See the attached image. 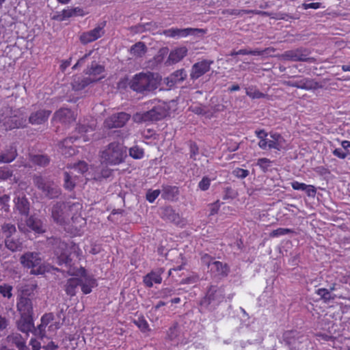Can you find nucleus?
<instances>
[{
  "label": "nucleus",
  "instance_id": "6e6d98bb",
  "mask_svg": "<svg viewBox=\"0 0 350 350\" xmlns=\"http://www.w3.org/2000/svg\"><path fill=\"white\" fill-rule=\"evenodd\" d=\"M306 184L303 183H299L298 181H293L291 183V186L295 190H301L304 191L306 189Z\"/></svg>",
  "mask_w": 350,
  "mask_h": 350
},
{
  "label": "nucleus",
  "instance_id": "a878e982",
  "mask_svg": "<svg viewBox=\"0 0 350 350\" xmlns=\"http://www.w3.org/2000/svg\"><path fill=\"white\" fill-rule=\"evenodd\" d=\"M284 57L285 59L291 61H307L308 60V53L306 50L296 49L286 51Z\"/></svg>",
  "mask_w": 350,
  "mask_h": 350
},
{
  "label": "nucleus",
  "instance_id": "8fccbe9b",
  "mask_svg": "<svg viewBox=\"0 0 350 350\" xmlns=\"http://www.w3.org/2000/svg\"><path fill=\"white\" fill-rule=\"evenodd\" d=\"M317 294L324 299H329L332 297L329 290L326 288H319Z\"/></svg>",
  "mask_w": 350,
  "mask_h": 350
},
{
  "label": "nucleus",
  "instance_id": "b1692460",
  "mask_svg": "<svg viewBox=\"0 0 350 350\" xmlns=\"http://www.w3.org/2000/svg\"><path fill=\"white\" fill-rule=\"evenodd\" d=\"M163 271V269H159L155 271H151L144 277V283L148 287H152L154 284H161L162 282L161 275Z\"/></svg>",
  "mask_w": 350,
  "mask_h": 350
},
{
  "label": "nucleus",
  "instance_id": "7ed1b4c3",
  "mask_svg": "<svg viewBox=\"0 0 350 350\" xmlns=\"http://www.w3.org/2000/svg\"><path fill=\"white\" fill-rule=\"evenodd\" d=\"M93 128L92 126L86 127L84 124L80 125L75 133L69 138L65 139L60 144L59 149L62 154L66 157H70L75 154V149L72 144L74 142L80 144V142H87L92 136Z\"/></svg>",
  "mask_w": 350,
  "mask_h": 350
},
{
  "label": "nucleus",
  "instance_id": "6ab92c4d",
  "mask_svg": "<svg viewBox=\"0 0 350 350\" xmlns=\"http://www.w3.org/2000/svg\"><path fill=\"white\" fill-rule=\"evenodd\" d=\"M66 206L64 204H57L53 207L52 217L53 220L60 224H64L68 219V214L66 213Z\"/></svg>",
  "mask_w": 350,
  "mask_h": 350
},
{
  "label": "nucleus",
  "instance_id": "7c9ffc66",
  "mask_svg": "<svg viewBox=\"0 0 350 350\" xmlns=\"http://www.w3.org/2000/svg\"><path fill=\"white\" fill-rule=\"evenodd\" d=\"M246 94L252 99L262 98L267 96L266 94L260 92L255 86H249L245 88Z\"/></svg>",
  "mask_w": 350,
  "mask_h": 350
},
{
  "label": "nucleus",
  "instance_id": "de8ad7c7",
  "mask_svg": "<svg viewBox=\"0 0 350 350\" xmlns=\"http://www.w3.org/2000/svg\"><path fill=\"white\" fill-rule=\"evenodd\" d=\"M159 194L160 191L159 189L149 191L146 194V199L149 202L152 203L158 198Z\"/></svg>",
  "mask_w": 350,
  "mask_h": 350
},
{
  "label": "nucleus",
  "instance_id": "864d4df0",
  "mask_svg": "<svg viewBox=\"0 0 350 350\" xmlns=\"http://www.w3.org/2000/svg\"><path fill=\"white\" fill-rule=\"evenodd\" d=\"M217 293V289L215 287H211L207 292L206 299L211 303L212 301L215 299V294Z\"/></svg>",
  "mask_w": 350,
  "mask_h": 350
},
{
  "label": "nucleus",
  "instance_id": "2eb2a0df",
  "mask_svg": "<svg viewBox=\"0 0 350 350\" xmlns=\"http://www.w3.org/2000/svg\"><path fill=\"white\" fill-rule=\"evenodd\" d=\"M152 107L148 111L152 120H160L167 114L168 105L165 102H151Z\"/></svg>",
  "mask_w": 350,
  "mask_h": 350
},
{
  "label": "nucleus",
  "instance_id": "603ef678",
  "mask_svg": "<svg viewBox=\"0 0 350 350\" xmlns=\"http://www.w3.org/2000/svg\"><path fill=\"white\" fill-rule=\"evenodd\" d=\"M12 176V172L7 167L0 168V178L5 180Z\"/></svg>",
  "mask_w": 350,
  "mask_h": 350
},
{
  "label": "nucleus",
  "instance_id": "20e7f679",
  "mask_svg": "<svg viewBox=\"0 0 350 350\" xmlns=\"http://www.w3.org/2000/svg\"><path fill=\"white\" fill-rule=\"evenodd\" d=\"M85 74L87 75L86 77L76 76L74 78L72 83L74 90H81L91 83L99 81L105 76L104 67L96 63H92L90 67L86 70Z\"/></svg>",
  "mask_w": 350,
  "mask_h": 350
},
{
  "label": "nucleus",
  "instance_id": "72a5a7b5",
  "mask_svg": "<svg viewBox=\"0 0 350 350\" xmlns=\"http://www.w3.org/2000/svg\"><path fill=\"white\" fill-rule=\"evenodd\" d=\"M133 322L142 332H147L149 330L148 323L144 317H138Z\"/></svg>",
  "mask_w": 350,
  "mask_h": 350
},
{
  "label": "nucleus",
  "instance_id": "6e6552de",
  "mask_svg": "<svg viewBox=\"0 0 350 350\" xmlns=\"http://www.w3.org/2000/svg\"><path fill=\"white\" fill-rule=\"evenodd\" d=\"M60 325L59 319L52 313L45 314L41 318V323L34 329L33 334L41 339L44 337L51 338L56 334Z\"/></svg>",
  "mask_w": 350,
  "mask_h": 350
},
{
  "label": "nucleus",
  "instance_id": "aec40b11",
  "mask_svg": "<svg viewBox=\"0 0 350 350\" xmlns=\"http://www.w3.org/2000/svg\"><path fill=\"white\" fill-rule=\"evenodd\" d=\"M104 34V30L102 27H96L94 29L84 32L80 36V40L83 44H87L95 41Z\"/></svg>",
  "mask_w": 350,
  "mask_h": 350
},
{
  "label": "nucleus",
  "instance_id": "09e8293b",
  "mask_svg": "<svg viewBox=\"0 0 350 350\" xmlns=\"http://www.w3.org/2000/svg\"><path fill=\"white\" fill-rule=\"evenodd\" d=\"M332 154L340 159H345L347 157V151L342 150V148H337L332 150Z\"/></svg>",
  "mask_w": 350,
  "mask_h": 350
},
{
  "label": "nucleus",
  "instance_id": "e433bc0d",
  "mask_svg": "<svg viewBox=\"0 0 350 350\" xmlns=\"http://www.w3.org/2000/svg\"><path fill=\"white\" fill-rule=\"evenodd\" d=\"M257 165L263 171L266 172L271 166V161L267 158H261L258 159Z\"/></svg>",
  "mask_w": 350,
  "mask_h": 350
},
{
  "label": "nucleus",
  "instance_id": "3c124183",
  "mask_svg": "<svg viewBox=\"0 0 350 350\" xmlns=\"http://www.w3.org/2000/svg\"><path fill=\"white\" fill-rule=\"evenodd\" d=\"M8 338L12 340V341L16 345L17 348L19 347L18 345L20 343H22V344H25V340L23 339L21 336L19 335V334H13L12 336H8Z\"/></svg>",
  "mask_w": 350,
  "mask_h": 350
},
{
  "label": "nucleus",
  "instance_id": "4be33fe9",
  "mask_svg": "<svg viewBox=\"0 0 350 350\" xmlns=\"http://www.w3.org/2000/svg\"><path fill=\"white\" fill-rule=\"evenodd\" d=\"M51 111L45 109H39L32 112L29 117V122L32 124H41L45 122Z\"/></svg>",
  "mask_w": 350,
  "mask_h": 350
},
{
  "label": "nucleus",
  "instance_id": "f257e3e1",
  "mask_svg": "<svg viewBox=\"0 0 350 350\" xmlns=\"http://www.w3.org/2000/svg\"><path fill=\"white\" fill-rule=\"evenodd\" d=\"M68 249L66 244L60 243L59 248L55 251L57 262L59 265H64L70 275L79 277L81 291L83 294H89L96 286V280L92 275L88 274L82 267H77L71 265L72 258L68 255Z\"/></svg>",
  "mask_w": 350,
  "mask_h": 350
},
{
  "label": "nucleus",
  "instance_id": "5701e85b",
  "mask_svg": "<svg viewBox=\"0 0 350 350\" xmlns=\"http://www.w3.org/2000/svg\"><path fill=\"white\" fill-rule=\"evenodd\" d=\"M16 209L21 214L27 215L29 211V204L23 193L16 194L14 200Z\"/></svg>",
  "mask_w": 350,
  "mask_h": 350
},
{
  "label": "nucleus",
  "instance_id": "2f4dec72",
  "mask_svg": "<svg viewBox=\"0 0 350 350\" xmlns=\"http://www.w3.org/2000/svg\"><path fill=\"white\" fill-rule=\"evenodd\" d=\"M30 162L29 165V167H32L33 165H38L39 166H45L46 164L49 163V159L44 155H33L31 156L30 158Z\"/></svg>",
  "mask_w": 350,
  "mask_h": 350
},
{
  "label": "nucleus",
  "instance_id": "680f3d73",
  "mask_svg": "<svg viewBox=\"0 0 350 350\" xmlns=\"http://www.w3.org/2000/svg\"><path fill=\"white\" fill-rule=\"evenodd\" d=\"M198 281V277L195 275H192L186 279L183 280L181 282L182 284H193Z\"/></svg>",
  "mask_w": 350,
  "mask_h": 350
},
{
  "label": "nucleus",
  "instance_id": "4468645a",
  "mask_svg": "<svg viewBox=\"0 0 350 350\" xmlns=\"http://www.w3.org/2000/svg\"><path fill=\"white\" fill-rule=\"evenodd\" d=\"M198 33H204V31L201 29L196 28H170L164 30L161 34H163L166 37L172 38L175 39H179L181 38L187 37L189 35H196Z\"/></svg>",
  "mask_w": 350,
  "mask_h": 350
},
{
  "label": "nucleus",
  "instance_id": "4c0bfd02",
  "mask_svg": "<svg viewBox=\"0 0 350 350\" xmlns=\"http://www.w3.org/2000/svg\"><path fill=\"white\" fill-rule=\"evenodd\" d=\"M12 286L7 284L0 285V293L7 298H10L12 296Z\"/></svg>",
  "mask_w": 350,
  "mask_h": 350
},
{
  "label": "nucleus",
  "instance_id": "774afa93",
  "mask_svg": "<svg viewBox=\"0 0 350 350\" xmlns=\"http://www.w3.org/2000/svg\"><path fill=\"white\" fill-rule=\"evenodd\" d=\"M57 345L55 344L53 342H49L46 346H44V349L45 350H55L57 349Z\"/></svg>",
  "mask_w": 350,
  "mask_h": 350
},
{
  "label": "nucleus",
  "instance_id": "49530a36",
  "mask_svg": "<svg viewBox=\"0 0 350 350\" xmlns=\"http://www.w3.org/2000/svg\"><path fill=\"white\" fill-rule=\"evenodd\" d=\"M167 53H168V49L167 48L164 47V48L161 49L159 51L158 54L154 57L155 61L157 63H161V62L163 61V59H164L165 55L167 54Z\"/></svg>",
  "mask_w": 350,
  "mask_h": 350
},
{
  "label": "nucleus",
  "instance_id": "c756f323",
  "mask_svg": "<svg viewBox=\"0 0 350 350\" xmlns=\"http://www.w3.org/2000/svg\"><path fill=\"white\" fill-rule=\"evenodd\" d=\"M146 51V45L143 42H137L134 44L130 50V53L132 55L139 57L145 54Z\"/></svg>",
  "mask_w": 350,
  "mask_h": 350
},
{
  "label": "nucleus",
  "instance_id": "412c9836",
  "mask_svg": "<svg viewBox=\"0 0 350 350\" xmlns=\"http://www.w3.org/2000/svg\"><path fill=\"white\" fill-rule=\"evenodd\" d=\"M53 120L64 124H69L75 120V115L68 109H61L55 113Z\"/></svg>",
  "mask_w": 350,
  "mask_h": 350
},
{
  "label": "nucleus",
  "instance_id": "c85d7f7f",
  "mask_svg": "<svg viewBox=\"0 0 350 350\" xmlns=\"http://www.w3.org/2000/svg\"><path fill=\"white\" fill-rule=\"evenodd\" d=\"M16 156V148L11 146L5 152L0 153V162L1 163H10Z\"/></svg>",
  "mask_w": 350,
  "mask_h": 350
},
{
  "label": "nucleus",
  "instance_id": "0e129e2a",
  "mask_svg": "<svg viewBox=\"0 0 350 350\" xmlns=\"http://www.w3.org/2000/svg\"><path fill=\"white\" fill-rule=\"evenodd\" d=\"M342 148L347 151V154L350 153V141L343 140L340 142Z\"/></svg>",
  "mask_w": 350,
  "mask_h": 350
},
{
  "label": "nucleus",
  "instance_id": "473e14b6",
  "mask_svg": "<svg viewBox=\"0 0 350 350\" xmlns=\"http://www.w3.org/2000/svg\"><path fill=\"white\" fill-rule=\"evenodd\" d=\"M5 242L6 247L13 252L20 250L21 249V243L14 238L8 237Z\"/></svg>",
  "mask_w": 350,
  "mask_h": 350
},
{
  "label": "nucleus",
  "instance_id": "bf43d9fd",
  "mask_svg": "<svg viewBox=\"0 0 350 350\" xmlns=\"http://www.w3.org/2000/svg\"><path fill=\"white\" fill-rule=\"evenodd\" d=\"M304 191H306L309 196H314L316 193V189L312 185H306Z\"/></svg>",
  "mask_w": 350,
  "mask_h": 350
},
{
  "label": "nucleus",
  "instance_id": "9d476101",
  "mask_svg": "<svg viewBox=\"0 0 350 350\" xmlns=\"http://www.w3.org/2000/svg\"><path fill=\"white\" fill-rule=\"evenodd\" d=\"M88 170V165L84 161H80L77 164H75L71 167V171L69 172H65L64 175V185L67 189H72L77 184L76 178L77 175L75 172L83 174Z\"/></svg>",
  "mask_w": 350,
  "mask_h": 350
},
{
  "label": "nucleus",
  "instance_id": "0eeeda50",
  "mask_svg": "<svg viewBox=\"0 0 350 350\" xmlns=\"http://www.w3.org/2000/svg\"><path fill=\"white\" fill-rule=\"evenodd\" d=\"M159 80L157 76L151 72H140L135 75L129 82L132 90L142 92L152 91L157 88Z\"/></svg>",
  "mask_w": 350,
  "mask_h": 350
},
{
  "label": "nucleus",
  "instance_id": "ddd939ff",
  "mask_svg": "<svg viewBox=\"0 0 350 350\" xmlns=\"http://www.w3.org/2000/svg\"><path fill=\"white\" fill-rule=\"evenodd\" d=\"M34 183L43 191L44 194L50 198L57 197L60 193V189L57 186L49 181H45L41 177H36Z\"/></svg>",
  "mask_w": 350,
  "mask_h": 350
},
{
  "label": "nucleus",
  "instance_id": "052dcab7",
  "mask_svg": "<svg viewBox=\"0 0 350 350\" xmlns=\"http://www.w3.org/2000/svg\"><path fill=\"white\" fill-rule=\"evenodd\" d=\"M30 345H31L33 350H40L41 348L40 342L36 339H31Z\"/></svg>",
  "mask_w": 350,
  "mask_h": 350
},
{
  "label": "nucleus",
  "instance_id": "f3484780",
  "mask_svg": "<svg viewBox=\"0 0 350 350\" xmlns=\"http://www.w3.org/2000/svg\"><path fill=\"white\" fill-rule=\"evenodd\" d=\"M188 53L186 46H179L173 49L169 53L168 57L165 62L166 65H172L180 62Z\"/></svg>",
  "mask_w": 350,
  "mask_h": 350
},
{
  "label": "nucleus",
  "instance_id": "a19ab883",
  "mask_svg": "<svg viewBox=\"0 0 350 350\" xmlns=\"http://www.w3.org/2000/svg\"><path fill=\"white\" fill-rule=\"evenodd\" d=\"M2 230L6 235V238H8L16 232V227L13 224H6L3 226Z\"/></svg>",
  "mask_w": 350,
  "mask_h": 350
},
{
  "label": "nucleus",
  "instance_id": "37998d69",
  "mask_svg": "<svg viewBox=\"0 0 350 350\" xmlns=\"http://www.w3.org/2000/svg\"><path fill=\"white\" fill-rule=\"evenodd\" d=\"M211 181V179L208 177H203L198 184L199 189L202 191H206L209 188Z\"/></svg>",
  "mask_w": 350,
  "mask_h": 350
},
{
  "label": "nucleus",
  "instance_id": "423d86ee",
  "mask_svg": "<svg viewBox=\"0 0 350 350\" xmlns=\"http://www.w3.org/2000/svg\"><path fill=\"white\" fill-rule=\"evenodd\" d=\"M102 161L111 165H119L124 161L126 157V148L121 143L111 142L100 154Z\"/></svg>",
  "mask_w": 350,
  "mask_h": 350
},
{
  "label": "nucleus",
  "instance_id": "58836bf2",
  "mask_svg": "<svg viewBox=\"0 0 350 350\" xmlns=\"http://www.w3.org/2000/svg\"><path fill=\"white\" fill-rule=\"evenodd\" d=\"M73 16V11L72 8H68L66 9L63 10L61 13H59L57 18L59 21H64L67 18H69L70 17Z\"/></svg>",
  "mask_w": 350,
  "mask_h": 350
},
{
  "label": "nucleus",
  "instance_id": "5fc2aeb1",
  "mask_svg": "<svg viewBox=\"0 0 350 350\" xmlns=\"http://www.w3.org/2000/svg\"><path fill=\"white\" fill-rule=\"evenodd\" d=\"M260 52L258 51H247L246 49H241L239 51L232 53V55H260Z\"/></svg>",
  "mask_w": 350,
  "mask_h": 350
},
{
  "label": "nucleus",
  "instance_id": "e2e57ef3",
  "mask_svg": "<svg viewBox=\"0 0 350 350\" xmlns=\"http://www.w3.org/2000/svg\"><path fill=\"white\" fill-rule=\"evenodd\" d=\"M269 145V138L261 139L258 142V146L262 149H267Z\"/></svg>",
  "mask_w": 350,
  "mask_h": 350
},
{
  "label": "nucleus",
  "instance_id": "f8f14e48",
  "mask_svg": "<svg viewBox=\"0 0 350 350\" xmlns=\"http://www.w3.org/2000/svg\"><path fill=\"white\" fill-rule=\"evenodd\" d=\"M18 227L20 231L24 233L33 231L36 233L40 234L44 232L41 221L33 217H30L25 221L21 220L18 222Z\"/></svg>",
  "mask_w": 350,
  "mask_h": 350
},
{
  "label": "nucleus",
  "instance_id": "79ce46f5",
  "mask_svg": "<svg viewBox=\"0 0 350 350\" xmlns=\"http://www.w3.org/2000/svg\"><path fill=\"white\" fill-rule=\"evenodd\" d=\"M232 174L237 178H244L249 175V171L241 168H235L232 171Z\"/></svg>",
  "mask_w": 350,
  "mask_h": 350
},
{
  "label": "nucleus",
  "instance_id": "bb28decb",
  "mask_svg": "<svg viewBox=\"0 0 350 350\" xmlns=\"http://www.w3.org/2000/svg\"><path fill=\"white\" fill-rule=\"evenodd\" d=\"M79 286H80L79 277L73 276L67 280L65 285V291L68 295L75 296Z\"/></svg>",
  "mask_w": 350,
  "mask_h": 350
},
{
  "label": "nucleus",
  "instance_id": "1a4fd4ad",
  "mask_svg": "<svg viewBox=\"0 0 350 350\" xmlns=\"http://www.w3.org/2000/svg\"><path fill=\"white\" fill-rule=\"evenodd\" d=\"M21 264L27 268L31 269V273L34 275L44 274L50 271L52 268L49 264L42 262L38 253L27 252L21 258Z\"/></svg>",
  "mask_w": 350,
  "mask_h": 350
},
{
  "label": "nucleus",
  "instance_id": "dca6fc26",
  "mask_svg": "<svg viewBox=\"0 0 350 350\" xmlns=\"http://www.w3.org/2000/svg\"><path fill=\"white\" fill-rule=\"evenodd\" d=\"M129 118L130 115L126 113H118L108 118L105 122V125L108 128L122 127L126 124Z\"/></svg>",
  "mask_w": 350,
  "mask_h": 350
},
{
  "label": "nucleus",
  "instance_id": "338daca9",
  "mask_svg": "<svg viewBox=\"0 0 350 350\" xmlns=\"http://www.w3.org/2000/svg\"><path fill=\"white\" fill-rule=\"evenodd\" d=\"M81 209V205L79 203H74L72 206H68V210L70 212L73 211H78Z\"/></svg>",
  "mask_w": 350,
  "mask_h": 350
},
{
  "label": "nucleus",
  "instance_id": "a211bd4d",
  "mask_svg": "<svg viewBox=\"0 0 350 350\" xmlns=\"http://www.w3.org/2000/svg\"><path fill=\"white\" fill-rule=\"evenodd\" d=\"M211 63L207 60H203L194 64L192 66L190 77L192 79H197L206 72L209 71Z\"/></svg>",
  "mask_w": 350,
  "mask_h": 350
},
{
  "label": "nucleus",
  "instance_id": "9b49d317",
  "mask_svg": "<svg viewBox=\"0 0 350 350\" xmlns=\"http://www.w3.org/2000/svg\"><path fill=\"white\" fill-rule=\"evenodd\" d=\"M202 261L206 265L210 271L215 276H226L229 272V267L226 263L219 261H211V257L204 254L202 257Z\"/></svg>",
  "mask_w": 350,
  "mask_h": 350
},
{
  "label": "nucleus",
  "instance_id": "cd10ccee",
  "mask_svg": "<svg viewBox=\"0 0 350 350\" xmlns=\"http://www.w3.org/2000/svg\"><path fill=\"white\" fill-rule=\"evenodd\" d=\"M186 77L187 74L185 70L180 69L175 71L170 77L165 79V81L169 87H172L175 83L183 81Z\"/></svg>",
  "mask_w": 350,
  "mask_h": 350
},
{
  "label": "nucleus",
  "instance_id": "c03bdc74",
  "mask_svg": "<svg viewBox=\"0 0 350 350\" xmlns=\"http://www.w3.org/2000/svg\"><path fill=\"white\" fill-rule=\"evenodd\" d=\"M111 170L107 167L103 169L100 173H96L93 178L98 180L101 178H108L111 176Z\"/></svg>",
  "mask_w": 350,
  "mask_h": 350
},
{
  "label": "nucleus",
  "instance_id": "13d9d810",
  "mask_svg": "<svg viewBox=\"0 0 350 350\" xmlns=\"http://www.w3.org/2000/svg\"><path fill=\"white\" fill-rule=\"evenodd\" d=\"M76 220H78L79 227H81L82 226L85 224V221L83 217H75L74 216H72V224H76V223H75ZM75 227L77 229L78 228V226L75 225Z\"/></svg>",
  "mask_w": 350,
  "mask_h": 350
},
{
  "label": "nucleus",
  "instance_id": "69168bd1",
  "mask_svg": "<svg viewBox=\"0 0 350 350\" xmlns=\"http://www.w3.org/2000/svg\"><path fill=\"white\" fill-rule=\"evenodd\" d=\"M73 11V16H83L84 15L83 10L80 8H72Z\"/></svg>",
  "mask_w": 350,
  "mask_h": 350
},
{
  "label": "nucleus",
  "instance_id": "f704fd0d",
  "mask_svg": "<svg viewBox=\"0 0 350 350\" xmlns=\"http://www.w3.org/2000/svg\"><path fill=\"white\" fill-rule=\"evenodd\" d=\"M133 120L136 122H143L152 120L148 111H146V112H143V113H141V112L136 113L133 116Z\"/></svg>",
  "mask_w": 350,
  "mask_h": 350
},
{
  "label": "nucleus",
  "instance_id": "c9c22d12",
  "mask_svg": "<svg viewBox=\"0 0 350 350\" xmlns=\"http://www.w3.org/2000/svg\"><path fill=\"white\" fill-rule=\"evenodd\" d=\"M129 155L135 159H140L143 158L144 152L142 148L135 146L129 149Z\"/></svg>",
  "mask_w": 350,
  "mask_h": 350
},
{
  "label": "nucleus",
  "instance_id": "a18cd8bd",
  "mask_svg": "<svg viewBox=\"0 0 350 350\" xmlns=\"http://www.w3.org/2000/svg\"><path fill=\"white\" fill-rule=\"evenodd\" d=\"M291 232V230L288 228H279L275 230H273L271 233V237H280L282 235L287 234Z\"/></svg>",
  "mask_w": 350,
  "mask_h": 350
},
{
  "label": "nucleus",
  "instance_id": "f03ea898",
  "mask_svg": "<svg viewBox=\"0 0 350 350\" xmlns=\"http://www.w3.org/2000/svg\"><path fill=\"white\" fill-rule=\"evenodd\" d=\"M27 124V113L23 108L13 110L5 107L0 115V126L5 130L24 127Z\"/></svg>",
  "mask_w": 350,
  "mask_h": 350
},
{
  "label": "nucleus",
  "instance_id": "39448f33",
  "mask_svg": "<svg viewBox=\"0 0 350 350\" xmlns=\"http://www.w3.org/2000/svg\"><path fill=\"white\" fill-rule=\"evenodd\" d=\"M17 310L21 314V319L17 323L18 328L21 332L27 334L31 331L33 327L31 301L29 298L21 297L17 302Z\"/></svg>",
  "mask_w": 350,
  "mask_h": 350
},
{
  "label": "nucleus",
  "instance_id": "ea45409f",
  "mask_svg": "<svg viewBox=\"0 0 350 350\" xmlns=\"http://www.w3.org/2000/svg\"><path fill=\"white\" fill-rule=\"evenodd\" d=\"M69 250L70 256H75L77 258L80 259V257L82 256V252L77 245L72 243L69 246Z\"/></svg>",
  "mask_w": 350,
  "mask_h": 350
},
{
  "label": "nucleus",
  "instance_id": "393cba45",
  "mask_svg": "<svg viewBox=\"0 0 350 350\" xmlns=\"http://www.w3.org/2000/svg\"><path fill=\"white\" fill-rule=\"evenodd\" d=\"M286 143L284 139L278 133H273L270 135L269 138V149H276L280 150L286 148Z\"/></svg>",
  "mask_w": 350,
  "mask_h": 350
},
{
  "label": "nucleus",
  "instance_id": "4d7b16f0",
  "mask_svg": "<svg viewBox=\"0 0 350 350\" xmlns=\"http://www.w3.org/2000/svg\"><path fill=\"white\" fill-rule=\"evenodd\" d=\"M303 7L305 10L308 9H318L321 7V3H304Z\"/></svg>",
  "mask_w": 350,
  "mask_h": 350
}]
</instances>
